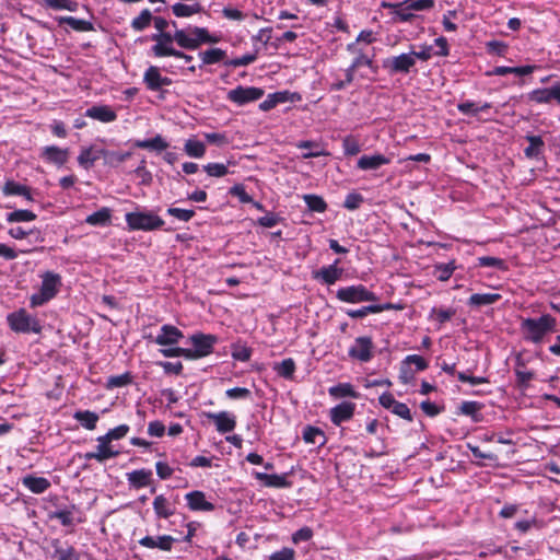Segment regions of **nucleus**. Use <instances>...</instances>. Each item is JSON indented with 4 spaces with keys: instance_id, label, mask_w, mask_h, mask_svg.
<instances>
[{
    "instance_id": "nucleus-53",
    "label": "nucleus",
    "mask_w": 560,
    "mask_h": 560,
    "mask_svg": "<svg viewBox=\"0 0 560 560\" xmlns=\"http://www.w3.org/2000/svg\"><path fill=\"white\" fill-rule=\"evenodd\" d=\"M279 375L289 378L295 371V363L292 359H285L275 366Z\"/></svg>"
},
{
    "instance_id": "nucleus-18",
    "label": "nucleus",
    "mask_w": 560,
    "mask_h": 560,
    "mask_svg": "<svg viewBox=\"0 0 560 560\" xmlns=\"http://www.w3.org/2000/svg\"><path fill=\"white\" fill-rule=\"evenodd\" d=\"M183 336V332L175 326L163 325L155 338V342L160 346H172L176 345Z\"/></svg>"
},
{
    "instance_id": "nucleus-56",
    "label": "nucleus",
    "mask_w": 560,
    "mask_h": 560,
    "mask_svg": "<svg viewBox=\"0 0 560 560\" xmlns=\"http://www.w3.org/2000/svg\"><path fill=\"white\" fill-rule=\"evenodd\" d=\"M129 427L127 424H120L114 429H110L106 434L102 435L103 439L112 441L120 440L127 435Z\"/></svg>"
},
{
    "instance_id": "nucleus-47",
    "label": "nucleus",
    "mask_w": 560,
    "mask_h": 560,
    "mask_svg": "<svg viewBox=\"0 0 560 560\" xmlns=\"http://www.w3.org/2000/svg\"><path fill=\"white\" fill-rule=\"evenodd\" d=\"M305 203L307 207L315 212H324L327 208L326 202L324 199L316 195H305L303 197Z\"/></svg>"
},
{
    "instance_id": "nucleus-50",
    "label": "nucleus",
    "mask_w": 560,
    "mask_h": 560,
    "mask_svg": "<svg viewBox=\"0 0 560 560\" xmlns=\"http://www.w3.org/2000/svg\"><path fill=\"white\" fill-rule=\"evenodd\" d=\"M152 13L148 9H145L137 18L132 20L131 26L136 31H142L150 25Z\"/></svg>"
},
{
    "instance_id": "nucleus-29",
    "label": "nucleus",
    "mask_w": 560,
    "mask_h": 560,
    "mask_svg": "<svg viewBox=\"0 0 560 560\" xmlns=\"http://www.w3.org/2000/svg\"><path fill=\"white\" fill-rule=\"evenodd\" d=\"M184 151L189 158L201 159L206 154V144L196 138H189L184 143Z\"/></svg>"
},
{
    "instance_id": "nucleus-48",
    "label": "nucleus",
    "mask_w": 560,
    "mask_h": 560,
    "mask_svg": "<svg viewBox=\"0 0 560 560\" xmlns=\"http://www.w3.org/2000/svg\"><path fill=\"white\" fill-rule=\"evenodd\" d=\"M455 315V310L453 308H436L433 307L430 312V319L436 320L440 324H443L450 320Z\"/></svg>"
},
{
    "instance_id": "nucleus-52",
    "label": "nucleus",
    "mask_w": 560,
    "mask_h": 560,
    "mask_svg": "<svg viewBox=\"0 0 560 560\" xmlns=\"http://www.w3.org/2000/svg\"><path fill=\"white\" fill-rule=\"evenodd\" d=\"M3 192L5 195H21V196L26 197L28 200H31V195H30L28 189L25 186L19 185L13 182H8L4 185Z\"/></svg>"
},
{
    "instance_id": "nucleus-23",
    "label": "nucleus",
    "mask_w": 560,
    "mask_h": 560,
    "mask_svg": "<svg viewBox=\"0 0 560 560\" xmlns=\"http://www.w3.org/2000/svg\"><path fill=\"white\" fill-rule=\"evenodd\" d=\"M389 162L390 160L383 154L362 155L358 160V167L363 171H372L377 170Z\"/></svg>"
},
{
    "instance_id": "nucleus-35",
    "label": "nucleus",
    "mask_w": 560,
    "mask_h": 560,
    "mask_svg": "<svg viewBox=\"0 0 560 560\" xmlns=\"http://www.w3.org/2000/svg\"><path fill=\"white\" fill-rule=\"evenodd\" d=\"M534 66H523V67H495L488 74L490 75H505L509 73H513L516 75H527L534 71Z\"/></svg>"
},
{
    "instance_id": "nucleus-51",
    "label": "nucleus",
    "mask_w": 560,
    "mask_h": 560,
    "mask_svg": "<svg viewBox=\"0 0 560 560\" xmlns=\"http://www.w3.org/2000/svg\"><path fill=\"white\" fill-rule=\"evenodd\" d=\"M529 98L536 103H549L553 100L552 88L534 90L530 92Z\"/></svg>"
},
{
    "instance_id": "nucleus-1",
    "label": "nucleus",
    "mask_w": 560,
    "mask_h": 560,
    "mask_svg": "<svg viewBox=\"0 0 560 560\" xmlns=\"http://www.w3.org/2000/svg\"><path fill=\"white\" fill-rule=\"evenodd\" d=\"M37 291L30 296V305L35 308L55 299L61 290L62 277L52 270L39 272Z\"/></svg>"
},
{
    "instance_id": "nucleus-39",
    "label": "nucleus",
    "mask_w": 560,
    "mask_h": 560,
    "mask_svg": "<svg viewBox=\"0 0 560 560\" xmlns=\"http://www.w3.org/2000/svg\"><path fill=\"white\" fill-rule=\"evenodd\" d=\"M42 7L51 8L55 10H67L70 12H74L77 10L78 4L72 0H42Z\"/></svg>"
},
{
    "instance_id": "nucleus-32",
    "label": "nucleus",
    "mask_w": 560,
    "mask_h": 560,
    "mask_svg": "<svg viewBox=\"0 0 560 560\" xmlns=\"http://www.w3.org/2000/svg\"><path fill=\"white\" fill-rule=\"evenodd\" d=\"M291 101L290 93L288 91L276 92L269 94L267 98L259 104V108L264 112L270 110L279 103Z\"/></svg>"
},
{
    "instance_id": "nucleus-4",
    "label": "nucleus",
    "mask_w": 560,
    "mask_h": 560,
    "mask_svg": "<svg viewBox=\"0 0 560 560\" xmlns=\"http://www.w3.org/2000/svg\"><path fill=\"white\" fill-rule=\"evenodd\" d=\"M10 328L15 332L22 334H39L42 326L36 317L30 315L25 310L21 308L13 312L7 317Z\"/></svg>"
},
{
    "instance_id": "nucleus-57",
    "label": "nucleus",
    "mask_w": 560,
    "mask_h": 560,
    "mask_svg": "<svg viewBox=\"0 0 560 560\" xmlns=\"http://www.w3.org/2000/svg\"><path fill=\"white\" fill-rule=\"evenodd\" d=\"M303 439L306 443H312V444H316V443H319L322 444L323 441H319V439H324V434L323 432L317 429V428H313V427H307L304 432H303Z\"/></svg>"
},
{
    "instance_id": "nucleus-60",
    "label": "nucleus",
    "mask_w": 560,
    "mask_h": 560,
    "mask_svg": "<svg viewBox=\"0 0 560 560\" xmlns=\"http://www.w3.org/2000/svg\"><path fill=\"white\" fill-rule=\"evenodd\" d=\"M342 147H343L345 154H347V155H355L361 150L359 141L351 136H348L343 139Z\"/></svg>"
},
{
    "instance_id": "nucleus-5",
    "label": "nucleus",
    "mask_w": 560,
    "mask_h": 560,
    "mask_svg": "<svg viewBox=\"0 0 560 560\" xmlns=\"http://www.w3.org/2000/svg\"><path fill=\"white\" fill-rule=\"evenodd\" d=\"M336 296L341 302L353 304L377 301V296L362 284L340 288Z\"/></svg>"
},
{
    "instance_id": "nucleus-2",
    "label": "nucleus",
    "mask_w": 560,
    "mask_h": 560,
    "mask_svg": "<svg viewBox=\"0 0 560 560\" xmlns=\"http://www.w3.org/2000/svg\"><path fill=\"white\" fill-rule=\"evenodd\" d=\"M557 319L550 314H544L538 318H524L521 322V332L526 341L533 343L542 342L546 335L556 331Z\"/></svg>"
},
{
    "instance_id": "nucleus-13",
    "label": "nucleus",
    "mask_w": 560,
    "mask_h": 560,
    "mask_svg": "<svg viewBox=\"0 0 560 560\" xmlns=\"http://www.w3.org/2000/svg\"><path fill=\"white\" fill-rule=\"evenodd\" d=\"M207 417L208 419L212 420L220 433H228L235 429L236 419L232 413L228 411H221L217 413L210 412L207 415Z\"/></svg>"
},
{
    "instance_id": "nucleus-11",
    "label": "nucleus",
    "mask_w": 560,
    "mask_h": 560,
    "mask_svg": "<svg viewBox=\"0 0 560 560\" xmlns=\"http://www.w3.org/2000/svg\"><path fill=\"white\" fill-rule=\"evenodd\" d=\"M40 158L45 162L60 167L67 163L69 150L56 145H47L42 149Z\"/></svg>"
},
{
    "instance_id": "nucleus-19",
    "label": "nucleus",
    "mask_w": 560,
    "mask_h": 560,
    "mask_svg": "<svg viewBox=\"0 0 560 560\" xmlns=\"http://www.w3.org/2000/svg\"><path fill=\"white\" fill-rule=\"evenodd\" d=\"M355 405L353 402L343 401L330 410V419L334 424L339 425L352 418Z\"/></svg>"
},
{
    "instance_id": "nucleus-3",
    "label": "nucleus",
    "mask_w": 560,
    "mask_h": 560,
    "mask_svg": "<svg viewBox=\"0 0 560 560\" xmlns=\"http://www.w3.org/2000/svg\"><path fill=\"white\" fill-rule=\"evenodd\" d=\"M126 222L130 230L152 231L163 226L164 221L150 211H133L126 213Z\"/></svg>"
},
{
    "instance_id": "nucleus-21",
    "label": "nucleus",
    "mask_w": 560,
    "mask_h": 560,
    "mask_svg": "<svg viewBox=\"0 0 560 560\" xmlns=\"http://www.w3.org/2000/svg\"><path fill=\"white\" fill-rule=\"evenodd\" d=\"M383 8H389L393 14L394 22H408L413 18L411 9L407 7V1L399 3L382 2Z\"/></svg>"
},
{
    "instance_id": "nucleus-20",
    "label": "nucleus",
    "mask_w": 560,
    "mask_h": 560,
    "mask_svg": "<svg viewBox=\"0 0 560 560\" xmlns=\"http://www.w3.org/2000/svg\"><path fill=\"white\" fill-rule=\"evenodd\" d=\"M126 478L130 487L140 489L150 485L152 480V471L149 469H138L127 472Z\"/></svg>"
},
{
    "instance_id": "nucleus-49",
    "label": "nucleus",
    "mask_w": 560,
    "mask_h": 560,
    "mask_svg": "<svg viewBox=\"0 0 560 560\" xmlns=\"http://www.w3.org/2000/svg\"><path fill=\"white\" fill-rule=\"evenodd\" d=\"M54 556L57 560H80V555L71 546H68L66 548L56 547Z\"/></svg>"
},
{
    "instance_id": "nucleus-37",
    "label": "nucleus",
    "mask_w": 560,
    "mask_h": 560,
    "mask_svg": "<svg viewBox=\"0 0 560 560\" xmlns=\"http://www.w3.org/2000/svg\"><path fill=\"white\" fill-rule=\"evenodd\" d=\"M390 308H392L390 304L369 305V306H363L360 310L347 311V315L351 318H361V317L366 316L368 314H375V313H380V312H383L385 310H390Z\"/></svg>"
},
{
    "instance_id": "nucleus-40",
    "label": "nucleus",
    "mask_w": 560,
    "mask_h": 560,
    "mask_svg": "<svg viewBox=\"0 0 560 560\" xmlns=\"http://www.w3.org/2000/svg\"><path fill=\"white\" fill-rule=\"evenodd\" d=\"M225 51L220 48H211L199 54L203 65H213L220 62L225 58Z\"/></svg>"
},
{
    "instance_id": "nucleus-36",
    "label": "nucleus",
    "mask_w": 560,
    "mask_h": 560,
    "mask_svg": "<svg viewBox=\"0 0 560 560\" xmlns=\"http://www.w3.org/2000/svg\"><path fill=\"white\" fill-rule=\"evenodd\" d=\"M173 37L179 47L190 50L197 49V43L192 39V35L189 30H177Z\"/></svg>"
},
{
    "instance_id": "nucleus-28",
    "label": "nucleus",
    "mask_w": 560,
    "mask_h": 560,
    "mask_svg": "<svg viewBox=\"0 0 560 560\" xmlns=\"http://www.w3.org/2000/svg\"><path fill=\"white\" fill-rule=\"evenodd\" d=\"M153 509L158 517L168 518L174 514V508L170 501L162 494L155 497L153 501Z\"/></svg>"
},
{
    "instance_id": "nucleus-22",
    "label": "nucleus",
    "mask_w": 560,
    "mask_h": 560,
    "mask_svg": "<svg viewBox=\"0 0 560 560\" xmlns=\"http://www.w3.org/2000/svg\"><path fill=\"white\" fill-rule=\"evenodd\" d=\"M103 155V149L94 145L82 148L78 156V163L84 167L90 168Z\"/></svg>"
},
{
    "instance_id": "nucleus-55",
    "label": "nucleus",
    "mask_w": 560,
    "mask_h": 560,
    "mask_svg": "<svg viewBox=\"0 0 560 560\" xmlns=\"http://www.w3.org/2000/svg\"><path fill=\"white\" fill-rule=\"evenodd\" d=\"M526 139L529 142V147L525 150V154L527 156H534L539 154L544 145L542 139L538 136H527Z\"/></svg>"
},
{
    "instance_id": "nucleus-63",
    "label": "nucleus",
    "mask_w": 560,
    "mask_h": 560,
    "mask_svg": "<svg viewBox=\"0 0 560 560\" xmlns=\"http://www.w3.org/2000/svg\"><path fill=\"white\" fill-rule=\"evenodd\" d=\"M453 264L439 265L435 267V276L441 281H446L451 278L454 271Z\"/></svg>"
},
{
    "instance_id": "nucleus-9",
    "label": "nucleus",
    "mask_w": 560,
    "mask_h": 560,
    "mask_svg": "<svg viewBox=\"0 0 560 560\" xmlns=\"http://www.w3.org/2000/svg\"><path fill=\"white\" fill-rule=\"evenodd\" d=\"M373 349L370 337H358L349 349V355L361 362H369L373 357Z\"/></svg>"
},
{
    "instance_id": "nucleus-7",
    "label": "nucleus",
    "mask_w": 560,
    "mask_h": 560,
    "mask_svg": "<svg viewBox=\"0 0 560 560\" xmlns=\"http://www.w3.org/2000/svg\"><path fill=\"white\" fill-rule=\"evenodd\" d=\"M215 338L211 335H192L190 337V342L194 346V349H187L189 354L187 359H199L208 355L212 351L213 343Z\"/></svg>"
},
{
    "instance_id": "nucleus-10",
    "label": "nucleus",
    "mask_w": 560,
    "mask_h": 560,
    "mask_svg": "<svg viewBox=\"0 0 560 560\" xmlns=\"http://www.w3.org/2000/svg\"><path fill=\"white\" fill-rule=\"evenodd\" d=\"M96 441L97 445L95 447V451L86 453V459H95L100 463H103L109 458L118 456L119 452L114 450L108 440L103 439V436L101 435L96 439Z\"/></svg>"
},
{
    "instance_id": "nucleus-43",
    "label": "nucleus",
    "mask_w": 560,
    "mask_h": 560,
    "mask_svg": "<svg viewBox=\"0 0 560 560\" xmlns=\"http://www.w3.org/2000/svg\"><path fill=\"white\" fill-rule=\"evenodd\" d=\"M59 23L60 24H67L72 30L79 31V32L90 31L91 27H92L90 22L84 21V20H79V19H75L73 16H62V18L59 19Z\"/></svg>"
},
{
    "instance_id": "nucleus-8",
    "label": "nucleus",
    "mask_w": 560,
    "mask_h": 560,
    "mask_svg": "<svg viewBox=\"0 0 560 560\" xmlns=\"http://www.w3.org/2000/svg\"><path fill=\"white\" fill-rule=\"evenodd\" d=\"M152 39L155 42L152 51L156 57L182 56L180 51L173 47L175 42L173 35L168 33L154 34Z\"/></svg>"
},
{
    "instance_id": "nucleus-64",
    "label": "nucleus",
    "mask_w": 560,
    "mask_h": 560,
    "mask_svg": "<svg viewBox=\"0 0 560 560\" xmlns=\"http://www.w3.org/2000/svg\"><path fill=\"white\" fill-rule=\"evenodd\" d=\"M294 550L291 548H282L281 550L273 552L269 560H293L294 559Z\"/></svg>"
},
{
    "instance_id": "nucleus-25",
    "label": "nucleus",
    "mask_w": 560,
    "mask_h": 560,
    "mask_svg": "<svg viewBox=\"0 0 560 560\" xmlns=\"http://www.w3.org/2000/svg\"><path fill=\"white\" fill-rule=\"evenodd\" d=\"M22 483L33 493L39 494L45 492L49 487L50 482L48 479L44 477H35V476H25L22 479Z\"/></svg>"
},
{
    "instance_id": "nucleus-41",
    "label": "nucleus",
    "mask_w": 560,
    "mask_h": 560,
    "mask_svg": "<svg viewBox=\"0 0 560 560\" xmlns=\"http://www.w3.org/2000/svg\"><path fill=\"white\" fill-rule=\"evenodd\" d=\"M256 479L264 482L265 486L281 488L287 485L285 478L279 475H268L265 472H255Z\"/></svg>"
},
{
    "instance_id": "nucleus-59",
    "label": "nucleus",
    "mask_w": 560,
    "mask_h": 560,
    "mask_svg": "<svg viewBox=\"0 0 560 560\" xmlns=\"http://www.w3.org/2000/svg\"><path fill=\"white\" fill-rule=\"evenodd\" d=\"M131 383V376L129 373H124L121 375L110 376L107 380V388H116L122 387Z\"/></svg>"
},
{
    "instance_id": "nucleus-27",
    "label": "nucleus",
    "mask_w": 560,
    "mask_h": 560,
    "mask_svg": "<svg viewBox=\"0 0 560 560\" xmlns=\"http://www.w3.org/2000/svg\"><path fill=\"white\" fill-rule=\"evenodd\" d=\"M73 418L86 430H94L100 419L96 412L90 410L75 411Z\"/></svg>"
},
{
    "instance_id": "nucleus-24",
    "label": "nucleus",
    "mask_w": 560,
    "mask_h": 560,
    "mask_svg": "<svg viewBox=\"0 0 560 560\" xmlns=\"http://www.w3.org/2000/svg\"><path fill=\"white\" fill-rule=\"evenodd\" d=\"M338 260L335 261V264L324 267L320 270H318L314 277L317 279H322L323 282L326 284H334L336 281H338L341 277L342 270L338 268Z\"/></svg>"
},
{
    "instance_id": "nucleus-54",
    "label": "nucleus",
    "mask_w": 560,
    "mask_h": 560,
    "mask_svg": "<svg viewBox=\"0 0 560 560\" xmlns=\"http://www.w3.org/2000/svg\"><path fill=\"white\" fill-rule=\"evenodd\" d=\"M166 212L171 217H173V218H175V219H177L179 221H183V222H188L195 215V211L194 210L182 209V208H174V207L168 208Z\"/></svg>"
},
{
    "instance_id": "nucleus-46",
    "label": "nucleus",
    "mask_w": 560,
    "mask_h": 560,
    "mask_svg": "<svg viewBox=\"0 0 560 560\" xmlns=\"http://www.w3.org/2000/svg\"><path fill=\"white\" fill-rule=\"evenodd\" d=\"M173 13L178 18H187L200 11L199 4L176 3L172 7Z\"/></svg>"
},
{
    "instance_id": "nucleus-44",
    "label": "nucleus",
    "mask_w": 560,
    "mask_h": 560,
    "mask_svg": "<svg viewBox=\"0 0 560 560\" xmlns=\"http://www.w3.org/2000/svg\"><path fill=\"white\" fill-rule=\"evenodd\" d=\"M490 107L491 106L489 103H485L483 105L478 106L477 104H475L472 102H464V103H459L457 105V108L460 113H463L465 115H471V116H477L479 113L485 112V110L489 109Z\"/></svg>"
},
{
    "instance_id": "nucleus-58",
    "label": "nucleus",
    "mask_w": 560,
    "mask_h": 560,
    "mask_svg": "<svg viewBox=\"0 0 560 560\" xmlns=\"http://www.w3.org/2000/svg\"><path fill=\"white\" fill-rule=\"evenodd\" d=\"M478 265L481 267L497 268L502 270L506 268L504 260L491 256L479 257Z\"/></svg>"
},
{
    "instance_id": "nucleus-42",
    "label": "nucleus",
    "mask_w": 560,
    "mask_h": 560,
    "mask_svg": "<svg viewBox=\"0 0 560 560\" xmlns=\"http://www.w3.org/2000/svg\"><path fill=\"white\" fill-rule=\"evenodd\" d=\"M192 39L197 43V48L203 43H218L219 38L211 36L203 27L189 28Z\"/></svg>"
},
{
    "instance_id": "nucleus-62",
    "label": "nucleus",
    "mask_w": 560,
    "mask_h": 560,
    "mask_svg": "<svg viewBox=\"0 0 560 560\" xmlns=\"http://www.w3.org/2000/svg\"><path fill=\"white\" fill-rule=\"evenodd\" d=\"M407 7L411 11H424L430 10L434 5V0H406Z\"/></svg>"
},
{
    "instance_id": "nucleus-31",
    "label": "nucleus",
    "mask_w": 560,
    "mask_h": 560,
    "mask_svg": "<svg viewBox=\"0 0 560 560\" xmlns=\"http://www.w3.org/2000/svg\"><path fill=\"white\" fill-rule=\"evenodd\" d=\"M135 145L140 149H148L158 152L168 148V143L160 135H156L152 139L138 140L135 142Z\"/></svg>"
},
{
    "instance_id": "nucleus-38",
    "label": "nucleus",
    "mask_w": 560,
    "mask_h": 560,
    "mask_svg": "<svg viewBox=\"0 0 560 560\" xmlns=\"http://www.w3.org/2000/svg\"><path fill=\"white\" fill-rule=\"evenodd\" d=\"M129 152H119V151H107L103 149L104 163L109 166H117L120 163L125 162L128 158H130Z\"/></svg>"
},
{
    "instance_id": "nucleus-30",
    "label": "nucleus",
    "mask_w": 560,
    "mask_h": 560,
    "mask_svg": "<svg viewBox=\"0 0 560 560\" xmlns=\"http://www.w3.org/2000/svg\"><path fill=\"white\" fill-rule=\"evenodd\" d=\"M500 299L501 295L499 293H475L469 298L468 304L471 306L480 307L494 304Z\"/></svg>"
},
{
    "instance_id": "nucleus-12",
    "label": "nucleus",
    "mask_w": 560,
    "mask_h": 560,
    "mask_svg": "<svg viewBox=\"0 0 560 560\" xmlns=\"http://www.w3.org/2000/svg\"><path fill=\"white\" fill-rule=\"evenodd\" d=\"M415 63V55L408 52L385 60L384 67L392 72H408Z\"/></svg>"
},
{
    "instance_id": "nucleus-16",
    "label": "nucleus",
    "mask_w": 560,
    "mask_h": 560,
    "mask_svg": "<svg viewBox=\"0 0 560 560\" xmlns=\"http://www.w3.org/2000/svg\"><path fill=\"white\" fill-rule=\"evenodd\" d=\"M143 80L148 89L152 91H158L162 86L170 85L172 83L171 79L162 77L160 70L154 66L147 69Z\"/></svg>"
},
{
    "instance_id": "nucleus-45",
    "label": "nucleus",
    "mask_w": 560,
    "mask_h": 560,
    "mask_svg": "<svg viewBox=\"0 0 560 560\" xmlns=\"http://www.w3.org/2000/svg\"><path fill=\"white\" fill-rule=\"evenodd\" d=\"M36 219V214L30 210H15L7 214V221L14 222H31Z\"/></svg>"
},
{
    "instance_id": "nucleus-26",
    "label": "nucleus",
    "mask_w": 560,
    "mask_h": 560,
    "mask_svg": "<svg viewBox=\"0 0 560 560\" xmlns=\"http://www.w3.org/2000/svg\"><path fill=\"white\" fill-rule=\"evenodd\" d=\"M328 394L335 398H345V397H351V398H358L359 393L354 389V387L350 383H339L335 386H331L328 388Z\"/></svg>"
},
{
    "instance_id": "nucleus-6",
    "label": "nucleus",
    "mask_w": 560,
    "mask_h": 560,
    "mask_svg": "<svg viewBox=\"0 0 560 560\" xmlns=\"http://www.w3.org/2000/svg\"><path fill=\"white\" fill-rule=\"evenodd\" d=\"M264 91L255 86H237L228 92V100L238 106L246 105L261 98Z\"/></svg>"
},
{
    "instance_id": "nucleus-61",
    "label": "nucleus",
    "mask_w": 560,
    "mask_h": 560,
    "mask_svg": "<svg viewBox=\"0 0 560 560\" xmlns=\"http://www.w3.org/2000/svg\"><path fill=\"white\" fill-rule=\"evenodd\" d=\"M207 174L211 177H222L228 174V167L221 163H209L203 166Z\"/></svg>"
},
{
    "instance_id": "nucleus-33",
    "label": "nucleus",
    "mask_w": 560,
    "mask_h": 560,
    "mask_svg": "<svg viewBox=\"0 0 560 560\" xmlns=\"http://www.w3.org/2000/svg\"><path fill=\"white\" fill-rule=\"evenodd\" d=\"M112 213L108 208H102L98 211L86 217L85 222L93 226H105L110 223Z\"/></svg>"
},
{
    "instance_id": "nucleus-17",
    "label": "nucleus",
    "mask_w": 560,
    "mask_h": 560,
    "mask_svg": "<svg viewBox=\"0 0 560 560\" xmlns=\"http://www.w3.org/2000/svg\"><path fill=\"white\" fill-rule=\"evenodd\" d=\"M187 505L192 511L210 512L214 510V505L207 501L202 491H191L185 495Z\"/></svg>"
},
{
    "instance_id": "nucleus-34",
    "label": "nucleus",
    "mask_w": 560,
    "mask_h": 560,
    "mask_svg": "<svg viewBox=\"0 0 560 560\" xmlns=\"http://www.w3.org/2000/svg\"><path fill=\"white\" fill-rule=\"evenodd\" d=\"M296 147L299 149L307 150L302 154L303 159H311V158H318V156H326L328 155V152L325 151L323 148H320L317 143L313 141H300L296 143Z\"/></svg>"
},
{
    "instance_id": "nucleus-14",
    "label": "nucleus",
    "mask_w": 560,
    "mask_h": 560,
    "mask_svg": "<svg viewBox=\"0 0 560 560\" xmlns=\"http://www.w3.org/2000/svg\"><path fill=\"white\" fill-rule=\"evenodd\" d=\"M85 116L107 124L117 119L116 112L108 105H95L86 109Z\"/></svg>"
},
{
    "instance_id": "nucleus-15",
    "label": "nucleus",
    "mask_w": 560,
    "mask_h": 560,
    "mask_svg": "<svg viewBox=\"0 0 560 560\" xmlns=\"http://www.w3.org/2000/svg\"><path fill=\"white\" fill-rule=\"evenodd\" d=\"M175 538L170 535L162 536H145L139 540V544L145 548L160 549L163 551H170L173 548Z\"/></svg>"
}]
</instances>
